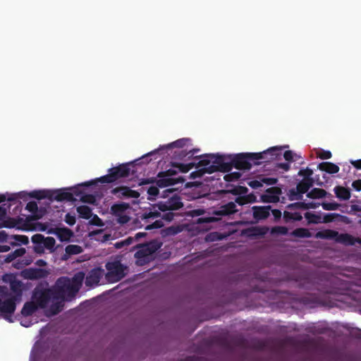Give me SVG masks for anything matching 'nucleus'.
Wrapping results in <instances>:
<instances>
[{
  "label": "nucleus",
  "instance_id": "f257e3e1",
  "mask_svg": "<svg viewBox=\"0 0 361 361\" xmlns=\"http://www.w3.org/2000/svg\"><path fill=\"white\" fill-rule=\"evenodd\" d=\"M75 295H32V300L26 302L21 313L24 316L31 315L40 308L44 314L51 317L60 312L65 301H71Z\"/></svg>",
  "mask_w": 361,
  "mask_h": 361
},
{
  "label": "nucleus",
  "instance_id": "f03ea898",
  "mask_svg": "<svg viewBox=\"0 0 361 361\" xmlns=\"http://www.w3.org/2000/svg\"><path fill=\"white\" fill-rule=\"evenodd\" d=\"M175 189H166L161 192V197L164 199L154 204L149 211H145L142 214V219H155L161 216L165 221L169 222L174 218L173 211L178 210L183 207L181 198L175 194Z\"/></svg>",
  "mask_w": 361,
  "mask_h": 361
},
{
  "label": "nucleus",
  "instance_id": "7ed1b4c3",
  "mask_svg": "<svg viewBox=\"0 0 361 361\" xmlns=\"http://www.w3.org/2000/svg\"><path fill=\"white\" fill-rule=\"evenodd\" d=\"M281 147H274L262 152L240 153L231 156H226V164L239 170H249L252 164L259 165L262 162L276 159L281 155Z\"/></svg>",
  "mask_w": 361,
  "mask_h": 361
},
{
  "label": "nucleus",
  "instance_id": "20e7f679",
  "mask_svg": "<svg viewBox=\"0 0 361 361\" xmlns=\"http://www.w3.org/2000/svg\"><path fill=\"white\" fill-rule=\"evenodd\" d=\"M85 274L82 271L76 273L72 278L59 277L54 285V293H78L84 281ZM32 293H54L50 290H38L35 288Z\"/></svg>",
  "mask_w": 361,
  "mask_h": 361
},
{
  "label": "nucleus",
  "instance_id": "39448f33",
  "mask_svg": "<svg viewBox=\"0 0 361 361\" xmlns=\"http://www.w3.org/2000/svg\"><path fill=\"white\" fill-rule=\"evenodd\" d=\"M199 161L196 162L195 167L201 168L202 173H212L216 171L229 172L231 171V165L226 164V156L206 154L199 157Z\"/></svg>",
  "mask_w": 361,
  "mask_h": 361
},
{
  "label": "nucleus",
  "instance_id": "423d86ee",
  "mask_svg": "<svg viewBox=\"0 0 361 361\" xmlns=\"http://www.w3.org/2000/svg\"><path fill=\"white\" fill-rule=\"evenodd\" d=\"M52 200L59 202H82L90 204V194L84 191L83 185L52 191Z\"/></svg>",
  "mask_w": 361,
  "mask_h": 361
},
{
  "label": "nucleus",
  "instance_id": "0eeeda50",
  "mask_svg": "<svg viewBox=\"0 0 361 361\" xmlns=\"http://www.w3.org/2000/svg\"><path fill=\"white\" fill-rule=\"evenodd\" d=\"M132 167H134L133 162H127L112 167L108 170L107 174L92 180V186L97 185L99 183H113L121 178H128L135 172Z\"/></svg>",
  "mask_w": 361,
  "mask_h": 361
},
{
  "label": "nucleus",
  "instance_id": "6e6552de",
  "mask_svg": "<svg viewBox=\"0 0 361 361\" xmlns=\"http://www.w3.org/2000/svg\"><path fill=\"white\" fill-rule=\"evenodd\" d=\"M162 245V243L158 240H152L147 243L138 244L134 247L137 249L134 256L136 264L140 266L149 263L152 259V255Z\"/></svg>",
  "mask_w": 361,
  "mask_h": 361
},
{
  "label": "nucleus",
  "instance_id": "1a4fd4ad",
  "mask_svg": "<svg viewBox=\"0 0 361 361\" xmlns=\"http://www.w3.org/2000/svg\"><path fill=\"white\" fill-rule=\"evenodd\" d=\"M106 273L105 275L106 280L109 283H115L122 279L126 274L125 267L120 260L114 259L108 262L106 264Z\"/></svg>",
  "mask_w": 361,
  "mask_h": 361
},
{
  "label": "nucleus",
  "instance_id": "9d476101",
  "mask_svg": "<svg viewBox=\"0 0 361 361\" xmlns=\"http://www.w3.org/2000/svg\"><path fill=\"white\" fill-rule=\"evenodd\" d=\"M157 178L158 179H156L155 178H143L140 180V185L156 183L159 188H163L168 186L175 185L178 183L183 184L185 181L184 178L182 176L169 177L166 176V174H159V173L157 174Z\"/></svg>",
  "mask_w": 361,
  "mask_h": 361
},
{
  "label": "nucleus",
  "instance_id": "9b49d317",
  "mask_svg": "<svg viewBox=\"0 0 361 361\" xmlns=\"http://www.w3.org/2000/svg\"><path fill=\"white\" fill-rule=\"evenodd\" d=\"M8 295H0V313L6 320L12 322L11 316L16 310V298Z\"/></svg>",
  "mask_w": 361,
  "mask_h": 361
},
{
  "label": "nucleus",
  "instance_id": "f8f14e48",
  "mask_svg": "<svg viewBox=\"0 0 361 361\" xmlns=\"http://www.w3.org/2000/svg\"><path fill=\"white\" fill-rule=\"evenodd\" d=\"M3 283L9 286L12 293H22L24 289L23 283L14 274H5L2 276Z\"/></svg>",
  "mask_w": 361,
  "mask_h": 361
},
{
  "label": "nucleus",
  "instance_id": "ddd939ff",
  "mask_svg": "<svg viewBox=\"0 0 361 361\" xmlns=\"http://www.w3.org/2000/svg\"><path fill=\"white\" fill-rule=\"evenodd\" d=\"M111 192L119 199L137 198L140 196V193L137 191L131 190L127 186L115 188L111 190Z\"/></svg>",
  "mask_w": 361,
  "mask_h": 361
},
{
  "label": "nucleus",
  "instance_id": "4468645a",
  "mask_svg": "<svg viewBox=\"0 0 361 361\" xmlns=\"http://www.w3.org/2000/svg\"><path fill=\"white\" fill-rule=\"evenodd\" d=\"M282 190L279 187H271L266 190L265 193L261 195V200L266 203H276L279 201V195Z\"/></svg>",
  "mask_w": 361,
  "mask_h": 361
},
{
  "label": "nucleus",
  "instance_id": "2eb2a0df",
  "mask_svg": "<svg viewBox=\"0 0 361 361\" xmlns=\"http://www.w3.org/2000/svg\"><path fill=\"white\" fill-rule=\"evenodd\" d=\"M22 275L25 279L35 280L46 277L47 272L42 269L30 268L23 270Z\"/></svg>",
  "mask_w": 361,
  "mask_h": 361
},
{
  "label": "nucleus",
  "instance_id": "dca6fc26",
  "mask_svg": "<svg viewBox=\"0 0 361 361\" xmlns=\"http://www.w3.org/2000/svg\"><path fill=\"white\" fill-rule=\"evenodd\" d=\"M253 218L257 221L266 219L270 214L271 206H254L252 207Z\"/></svg>",
  "mask_w": 361,
  "mask_h": 361
},
{
  "label": "nucleus",
  "instance_id": "f3484780",
  "mask_svg": "<svg viewBox=\"0 0 361 361\" xmlns=\"http://www.w3.org/2000/svg\"><path fill=\"white\" fill-rule=\"evenodd\" d=\"M237 212L235 203L229 202L225 204L221 205L215 214L219 216H227L233 214Z\"/></svg>",
  "mask_w": 361,
  "mask_h": 361
},
{
  "label": "nucleus",
  "instance_id": "a211bd4d",
  "mask_svg": "<svg viewBox=\"0 0 361 361\" xmlns=\"http://www.w3.org/2000/svg\"><path fill=\"white\" fill-rule=\"evenodd\" d=\"M54 233L58 238L61 241H69L71 237L73 236V232L68 228H56L52 232Z\"/></svg>",
  "mask_w": 361,
  "mask_h": 361
},
{
  "label": "nucleus",
  "instance_id": "6ab92c4d",
  "mask_svg": "<svg viewBox=\"0 0 361 361\" xmlns=\"http://www.w3.org/2000/svg\"><path fill=\"white\" fill-rule=\"evenodd\" d=\"M359 238H355L348 233H338L336 238V242L345 245H354L357 243Z\"/></svg>",
  "mask_w": 361,
  "mask_h": 361
},
{
  "label": "nucleus",
  "instance_id": "aec40b11",
  "mask_svg": "<svg viewBox=\"0 0 361 361\" xmlns=\"http://www.w3.org/2000/svg\"><path fill=\"white\" fill-rule=\"evenodd\" d=\"M199 152L198 149H193L190 150L181 149L178 152V157L180 159L183 161H189L190 159H198L199 156H195V154Z\"/></svg>",
  "mask_w": 361,
  "mask_h": 361
},
{
  "label": "nucleus",
  "instance_id": "412c9836",
  "mask_svg": "<svg viewBox=\"0 0 361 361\" xmlns=\"http://www.w3.org/2000/svg\"><path fill=\"white\" fill-rule=\"evenodd\" d=\"M318 169L330 174H334L339 171V167L336 164L328 161L319 164Z\"/></svg>",
  "mask_w": 361,
  "mask_h": 361
},
{
  "label": "nucleus",
  "instance_id": "4be33fe9",
  "mask_svg": "<svg viewBox=\"0 0 361 361\" xmlns=\"http://www.w3.org/2000/svg\"><path fill=\"white\" fill-rule=\"evenodd\" d=\"M52 190H33L29 193V196L37 200H42L47 198L52 200Z\"/></svg>",
  "mask_w": 361,
  "mask_h": 361
},
{
  "label": "nucleus",
  "instance_id": "5701e85b",
  "mask_svg": "<svg viewBox=\"0 0 361 361\" xmlns=\"http://www.w3.org/2000/svg\"><path fill=\"white\" fill-rule=\"evenodd\" d=\"M10 245L13 247L20 245H27L29 243L28 237L23 235H11Z\"/></svg>",
  "mask_w": 361,
  "mask_h": 361
},
{
  "label": "nucleus",
  "instance_id": "b1692460",
  "mask_svg": "<svg viewBox=\"0 0 361 361\" xmlns=\"http://www.w3.org/2000/svg\"><path fill=\"white\" fill-rule=\"evenodd\" d=\"M336 196L341 200H348L350 197V192L348 188L343 186H336L334 189Z\"/></svg>",
  "mask_w": 361,
  "mask_h": 361
},
{
  "label": "nucleus",
  "instance_id": "393cba45",
  "mask_svg": "<svg viewBox=\"0 0 361 361\" xmlns=\"http://www.w3.org/2000/svg\"><path fill=\"white\" fill-rule=\"evenodd\" d=\"M338 235V231L331 230V229H325L324 231H318L314 235V238L317 239H335Z\"/></svg>",
  "mask_w": 361,
  "mask_h": 361
},
{
  "label": "nucleus",
  "instance_id": "a878e982",
  "mask_svg": "<svg viewBox=\"0 0 361 361\" xmlns=\"http://www.w3.org/2000/svg\"><path fill=\"white\" fill-rule=\"evenodd\" d=\"M313 178H303L297 185L298 190L300 194H305L313 185Z\"/></svg>",
  "mask_w": 361,
  "mask_h": 361
},
{
  "label": "nucleus",
  "instance_id": "bb28decb",
  "mask_svg": "<svg viewBox=\"0 0 361 361\" xmlns=\"http://www.w3.org/2000/svg\"><path fill=\"white\" fill-rule=\"evenodd\" d=\"M328 195L327 192L322 188H313L307 194V197L310 199H319L325 197Z\"/></svg>",
  "mask_w": 361,
  "mask_h": 361
},
{
  "label": "nucleus",
  "instance_id": "cd10ccee",
  "mask_svg": "<svg viewBox=\"0 0 361 361\" xmlns=\"http://www.w3.org/2000/svg\"><path fill=\"white\" fill-rule=\"evenodd\" d=\"M290 235L299 238H310L312 236L309 229L305 228H295L290 233Z\"/></svg>",
  "mask_w": 361,
  "mask_h": 361
},
{
  "label": "nucleus",
  "instance_id": "c85d7f7f",
  "mask_svg": "<svg viewBox=\"0 0 361 361\" xmlns=\"http://www.w3.org/2000/svg\"><path fill=\"white\" fill-rule=\"evenodd\" d=\"M6 197L4 195H0V220L5 218L7 209L10 208L11 204L6 203Z\"/></svg>",
  "mask_w": 361,
  "mask_h": 361
},
{
  "label": "nucleus",
  "instance_id": "c756f323",
  "mask_svg": "<svg viewBox=\"0 0 361 361\" xmlns=\"http://www.w3.org/2000/svg\"><path fill=\"white\" fill-rule=\"evenodd\" d=\"M268 228L265 226L252 227L247 230L250 236H262L267 233Z\"/></svg>",
  "mask_w": 361,
  "mask_h": 361
},
{
  "label": "nucleus",
  "instance_id": "7c9ffc66",
  "mask_svg": "<svg viewBox=\"0 0 361 361\" xmlns=\"http://www.w3.org/2000/svg\"><path fill=\"white\" fill-rule=\"evenodd\" d=\"M302 216L299 212H290L285 211L283 212V220L285 222L288 223L290 221H300L302 220Z\"/></svg>",
  "mask_w": 361,
  "mask_h": 361
},
{
  "label": "nucleus",
  "instance_id": "2f4dec72",
  "mask_svg": "<svg viewBox=\"0 0 361 361\" xmlns=\"http://www.w3.org/2000/svg\"><path fill=\"white\" fill-rule=\"evenodd\" d=\"M196 162H190L188 164H178L173 163L172 166L174 168H177L179 171L182 173H187L193 167L195 166Z\"/></svg>",
  "mask_w": 361,
  "mask_h": 361
},
{
  "label": "nucleus",
  "instance_id": "473e14b6",
  "mask_svg": "<svg viewBox=\"0 0 361 361\" xmlns=\"http://www.w3.org/2000/svg\"><path fill=\"white\" fill-rule=\"evenodd\" d=\"M77 212L81 218L90 219V207L88 206H79L77 207Z\"/></svg>",
  "mask_w": 361,
  "mask_h": 361
},
{
  "label": "nucleus",
  "instance_id": "72a5a7b5",
  "mask_svg": "<svg viewBox=\"0 0 361 361\" xmlns=\"http://www.w3.org/2000/svg\"><path fill=\"white\" fill-rule=\"evenodd\" d=\"M305 217L307 220L308 224L322 223V217L319 215L311 212H306L305 214Z\"/></svg>",
  "mask_w": 361,
  "mask_h": 361
},
{
  "label": "nucleus",
  "instance_id": "f704fd0d",
  "mask_svg": "<svg viewBox=\"0 0 361 361\" xmlns=\"http://www.w3.org/2000/svg\"><path fill=\"white\" fill-rule=\"evenodd\" d=\"M55 244L56 240L53 237H47L43 242L44 247L47 249L50 252H54L55 251Z\"/></svg>",
  "mask_w": 361,
  "mask_h": 361
},
{
  "label": "nucleus",
  "instance_id": "c9c22d12",
  "mask_svg": "<svg viewBox=\"0 0 361 361\" xmlns=\"http://www.w3.org/2000/svg\"><path fill=\"white\" fill-rule=\"evenodd\" d=\"M66 252L68 255H78L82 252V249L80 245H68L66 247Z\"/></svg>",
  "mask_w": 361,
  "mask_h": 361
},
{
  "label": "nucleus",
  "instance_id": "e433bc0d",
  "mask_svg": "<svg viewBox=\"0 0 361 361\" xmlns=\"http://www.w3.org/2000/svg\"><path fill=\"white\" fill-rule=\"evenodd\" d=\"M298 207V208H303L305 209L312 208L314 209L316 208V205L314 203H305V202H295L294 204H291L288 205V208L292 207Z\"/></svg>",
  "mask_w": 361,
  "mask_h": 361
},
{
  "label": "nucleus",
  "instance_id": "4c0bfd02",
  "mask_svg": "<svg viewBox=\"0 0 361 361\" xmlns=\"http://www.w3.org/2000/svg\"><path fill=\"white\" fill-rule=\"evenodd\" d=\"M126 209V206L125 204H114L111 206V212L115 215H119L121 213L123 212Z\"/></svg>",
  "mask_w": 361,
  "mask_h": 361
},
{
  "label": "nucleus",
  "instance_id": "58836bf2",
  "mask_svg": "<svg viewBox=\"0 0 361 361\" xmlns=\"http://www.w3.org/2000/svg\"><path fill=\"white\" fill-rule=\"evenodd\" d=\"M40 354L41 350L39 346L35 344L31 353L30 361H38Z\"/></svg>",
  "mask_w": 361,
  "mask_h": 361
},
{
  "label": "nucleus",
  "instance_id": "ea45409f",
  "mask_svg": "<svg viewBox=\"0 0 361 361\" xmlns=\"http://www.w3.org/2000/svg\"><path fill=\"white\" fill-rule=\"evenodd\" d=\"M322 207L324 210H336L339 207V204L336 202H323Z\"/></svg>",
  "mask_w": 361,
  "mask_h": 361
},
{
  "label": "nucleus",
  "instance_id": "a19ab883",
  "mask_svg": "<svg viewBox=\"0 0 361 361\" xmlns=\"http://www.w3.org/2000/svg\"><path fill=\"white\" fill-rule=\"evenodd\" d=\"M162 220H164L162 218H161V219L156 220L152 224L147 225L146 226L145 229L146 230H152L154 228H162L164 226V223H163Z\"/></svg>",
  "mask_w": 361,
  "mask_h": 361
},
{
  "label": "nucleus",
  "instance_id": "79ce46f5",
  "mask_svg": "<svg viewBox=\"0 0 361 361\" xmlns=\"http://www.w3.org/2000/svg\"><path fill=\"white\" fill-rule=\"evenodd\" d=\"M271 233L285 235L288 234V229L286 226H275L272 228Z\"/></svg>",
  "mask_w": 361,
  "mask_h": 361
},
{
  "label": "nucleus",
  "instance_id": "37998d69",
  "mask_svg": "<svg viewBox=\"0 0 361 361\" xmlns=\"http://www.w3.org/2000/svg\"><path fill=\"white\" fill-rule=\"evenodd\" d=\"M45 237L39 233L35 234L32 236L31 240L35 245L43 244Z\"/></svg>",
  "mask_w": 361,
  "mask_h": 361
},
{
  "label": "nucleus",
  "instance_id": "c03bdc74",
  "mask_svg": "<svg viewBox=\"0 0 361 361\" xmlns=\"http://www.w3.org/2000/svg\"><path fill=\"white\" fill-rule=\"evenodd\" d=\"M313 174V171L309 168L300 169L298 172V176H303L304 178H312L311 176Z\"/></svg>",
  "mask_w": 361,
  "mask_h": 361
},
{
  "label": "nucleus",
  "instance_id": "a18cd8bd",
  "mask_svg": "<svg viewBox=\"0 0 361 361\" xmlns=\"http://www.w3.org/2000/svg\"><path fill=\"white\" fill-rule=\"evenodd\" d=\"M289 198L290 200H300L302 199V194L299 192L297 188L296 189L293 188L289 190Z\"/></svg>",
  "mask_w": 361,
  "mask_h": 361
},
{
  "label": "nucleus",
  "instance_id": "49530a36",
  "mask_svg": "<svg viewBox=\"0 0 361 361\" xmlns=\"http://www.w3.org/2000/svg\"><path fill=\"white\" fill-rule=\"evenodd\" d=\"M338 216H340V214H336V213L326 214L323 217V220L322 221V222H323V223L332 222L333 221H334V219L336 217H338Z\"/></svg>",
  "mask_w": 361,
  "mask_h": 361
},
{
  "label": "nucleus",
  "instance_id": "de8ad7c7",
  "mask_svg": "<svg viewBox=\"0 0 361 361\" xmlns=\"http://www.w3.org/2000/svg\"><path fill=\"white\" fill-rule=\"evenodd\" d=\"M25 209L31 213H35L38 210V206L36 202L30 201L26 204Z\"/></svg>",
  "mask_w": 361,
  "mask_h": 361
},
{
  "label": "nucleus",
  "instance_id": "09e8293b",
  "mask_svg": "<svg viewBox=\"0 0 361 361\" xmlns=\"http://www.w3.org/2000/svg\"><path fill=\"white\" fill-rule=\"evenodd\" d=\"M240 173L238 172L231 173L225 176V180L226 181L237 180L240 177Z\"/></svg>",
  "mask_w": 361,
  "mask_h": 361
},
{
  "label": "nucleus",
  "instance_id": "8fccbe9b",
  "mask_svg": "<svg viewBox=\"0 0 361 361\" xmlns=\"http://www.w3.org/2000/svg\"><path fill=\"white\" fill-rule=\"evenodd\" d=\"M187 141H188L187 139L178 140L172 142L171 145H169V147H178V148H182L185 146Z\"/></svg>",
  "mask_w": 361,
  "mask_h": 361
},
{
  "label": "nucleus",
  "instance_id": "3c124183",
  "mask_svg": "<svg viewBox=\"0 0 361 361\" xmlns=\"http://www.w3.org/2000/svg\"><path fill=\"white\" fill-rule=\"evenodd\" d=\"M261 181L262 183L267 184L268 185H272L277 183L278 179L276 178L263 177L261 178Z\"/></svg>",
  "mask_w": 361,
  "mask_h": 361
},
{
  "label": "nucleus",
  "instance_id": "603ef678",
  "mask_svg": "<svg viewBox=\"0 0 361 361\" xmlns=\"http://www.w3.org/2000/svg\"><path fill=\"white\" fill-rule=\"evenodd\" d=\"M159 187L157 185H151L148 190L147 193L150 196H157L159 194Z\"/></svg>",
  "mask_w": 361,
  "mask_h": 361
},
{
  "label": "nucleus",
  "instance_id": "864d4df0",
  "mask_svg": "<svg viewBox=\"0 0 361 361\" xmlns=\"http://www.w3.org/2000/svg\"><path fill=\"white\" fill-rule=\"evenodd\" d=\"M159 174H166V176L169 177H176V176L178 174V171L174 169H169L165 171H160Z\"/></svg>",
  "mask_w": 361,
  "mask_h": 361
},
{
  "label": "nucleus",
  "instance_id": "5fc2aeb1",
  "mask_svg": "<svg viewBox=\"0 0 361 361\" xmlns=\"http://www.w3.org/2000/svg\"><path fill=\"white\" fill-rule=\"evenodd\" d=\"M65 221L69 226H73L75 224V217L68 213L65 216Z\"/></svg>",
  "mask_w": 361,
  "mask_h": 361
},
{
  "label": "nucleus",
  "instance_id": "6e6d98bb",
  "mask_svg": "<svg viewBox=\"0 0 361 361\" xmlns=\"http://www.w3.org/2000/svg\"><path fill=\"white\" fill-rule=\"evenodd\" d=\"M247 190H248L246 187L239 186L238 188H234L232 190V193L233 195H241V194L246 193L247 192Z\"/></svg>",
  "mask_w": 361,
  "mask_h": 361
},
{
  "label": "nucleus",
  "instance_id": "4d7b16f0",
  "mask_svg": "<svg viewBox=\"0 0 361 361\" xmlns=\"http://www.w3.org/2000/svg\"><path fill=\"white\" fill-rule=\"evenodd\" d=\"M44 248L43 244L35 245L33 246L34 252L39 255H42L44 252Z\"/></svg>",
  "mask_w": 361,
  "mask_h": 361
},
{
  "label": "nucleus",
  "instance_id": "13d9d810",
  "mask_svg": "<svg viewBox=\"0 0 361 361\" xmlns=\"http://www.w3.org/2000/svg\"><path fill=\"white\" fill-rule=\"evenodd\" d=\"M9 238H10V235H8L6 233V231H0V243L8 242L10 243Z\"/></svg>",
  "mask_w": 361,
  "mask_h": 361
},
{
  "label": "nucleus",
  "instance_id": "bf43d9fd",
  "mask_svg": "<svg viewBox=\"0 0 361 361\" xmlns=\"http://www.w3.org/2000/svg\"><path fill=\"white\" fill-rule=\"evenodd\" d=\"M332 154L330 151L322 150L319 154V157L322 159H329L331 157Z\"/></svg>",
  "mask_w": 361,
  "mask_h": 361
},
{
  "label": "nucleus",
  "instance_id": "052dcab7",
  "mask_svg": "<svg viewBox=\"0 0 361 361\" xmlns=\"http://www.w3.org/2000/svg\"><path fill=\"white\" fill-rule=\"evenodd\" d=\"M24 197V195L23 192H20L18 194H13L11 196H9L7 199L8 202H16L18 198H23Z\"/></svg>",
  "mask_w": 361,
  "mask_h": 361
},
{
  "label": "nucleus",
  "instance_id": "680f3d73",
  "mask_svg": "<svg viewBox=\"0 0 361 361\" xmlns=\"http://www.w3.org/2000/svg\"><path fill=\"white\" fill-rule=\"evenodd\" d=\"M249 185L255 189H257L259 188H261L262 186V182L260 180H252L249 183Z\"/></svg>",
  "mask_w": 361,
  "mask_h": 361
},
{
  "label": "nucleus",
  "instance_id": "e2e57ef3",
  "mask_svg": "<svg viewBox=\"0 0 361 361\" xmlns=\"http://www.w3.org/2000/svg\"><path fill=\"white\" fill-rule=\"evenodd\" d=\"M215 221L214 217H201L197 219L198 224L211 223Z\"/></svg>",
  "mask_w": 361,
  "mask_h": 361
},
{
  "label": "nucleus",
  "instance_id": "0e129e2a",
  "mask_svg": "<svg viewBox=\"0 0 361 361\" xmlns=\"http://www.w3.org/2000/svg\"><path fill=\"white\" fill-rule=\"evenodd\" d=\"M25 252L26 251H25V248L20 247V248L16 249L15 251L12 252V253L13 254L14 257H16V259L18 257L23 256L25 253Z\"/></svg>",
  "mask_w": 361,
  "mask_h": 361
},
{
  "label": "nucleus",
  "instance_id": "69168bd1",
  "mask_svg": "<svg viewBox=\"0 0 361 361\" xmlns=\"http://www.w3.org/2000/svg\"><path fill=\"white\" fill-rule=\"evenodd\" d=\"M235 202L238 204L239 205H244L247 204V201H246L245 195L238 196L235 198Z\"/></svg>",
  "mask_w": 361,
  "mask_h": 361
},
{
  "label": "nucleus",
  "instance_id": "338daca9",
  "mask_svg": "<svg viewBox=\"0 0 361 361\" xmlns=\"http://www.w3.org/2000/svg\"><path fill=\"white\" fill-rule=\"evenodd\" d=\"M284 159L288 161H293V154L292 151L287 150L283 154Z\"/></svg>",
  "mask_w": 361,
  "mask_h": 361
},
{
  "label": "nucleus",
  "instance_id": "774afa93",
  "mask_svg": "<svg viewBox=\"0 0 361 361\" xmlns=\"http://www.w3.org/2000/svg\"><path fill=\"white\" fill-rule=\"evenodd\" d=\"M352 186L356 191H360L361 190V180L359 179V180H356L353 181L352 183Z\"/></svg>",
  "mask_w": 361,
  "mask_h": 361
}]
</instances>
